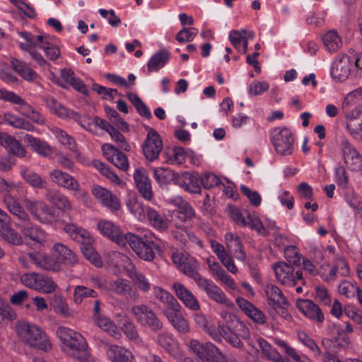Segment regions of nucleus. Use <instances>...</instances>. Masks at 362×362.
Here are the masks:
<instances>
[{"mask_svg":"<svg viewBox=\"0 0 362 362\" xmlns=\"http://www.w3.org/2000/svg\"><path fill=\"white\" fill-rule=\"evenodd\" d=\"M97 229L102 235L119 245L126 246L129 245L140 258L146 261L153 260L155 257L153 250L159 248V245L156 242L157 238L150 231H146L144 238L132 233L123 234L118 226L111 221L105 219L98 221Z\"/></svg>","mask_w":362,"mask_h":362,"instance_id":"obj_1","label":"nucleus"},{"mask_svg":"<svg viewBox=\"0 0 362 362\" xmlns=\"http://www.w3.org/2000/svg\"><path fill=\"white\" fill-rule=\"evenodd\" d=\"M198 268L197 261L189 256L178 269L185 275L193 279L198 288L204 291L209 299L226 308H232L233 303L223 291L211 280L202 276L197 272Z\"/></svg>","mask_w":362,"mask_h":362,"instance_id":"obj_2","label":"nucleus"},{"mask_svg":"<svg viewBox=\"0 0 362 362\" xmlns=\"http://www.w3.org/2000/svg\"><path fill=\"white\" fill-rule=\"evenodd\" d=\"M3 203L8 211L18 219L16 226L21 230L25 236L40 245H43L46 242L47 233L45 231L31 222L28 213L13 197L5 196L3 198Z\"/></svg>","mask_w":362,"mask_h":362,"instance_id":"obj_3","label":"nucleus"},{"mask_svg":"<svg viewBox=\"0 0 362 362\" xmlns=\"http://www.w3.org/2000/svg\"><path fill=\"white\" fill-rule=\"evenodd\" d=\"M168 202L176 208L171 214L172 222L175 227L181 230L179 235L177 231H175L173 235L181 242L185 243L187 238H190L192 235L185 224L191 222L195 217V211L187 201L180 196L169 198Z\"/></svg>","mask_w":362,"mask_h":362,"instance_id":"obj_4","label":"nucleus"},{"mask_svg":"<svg viewBox=\"0 0 362 362\" xmlns=\"http://www.w3.org/2000/svg\"><path fill=\"white\" fill-rule=\"evenodd\" d=\"M19 338L27 345L47 352L52 344L47 335L38 326L26 322H19L16 325Z\"/></svg>","mask_w":362,"mask_h":362,"instance_id":"obj_5","label":"nucleus"},{"mask_svg":"<svg viewBox=\"0 0 362 362\" xmlns=\"http://www.w3.org/2000/svg\"><path fill=\"white\" fill-rule=\"evenodd\" d=\"M23 202L27 210L41 223L52 224L57 221L56 210L44 202L25 199Z\"/></svg>","mask_w":362,"mask_h":362,"instance_id":"obj_6","label":"nucleus"},{"mask_svg":"<svg viewBox=\"0 0 362 362\" xmlns=\"http://www.w3.org/2000/svg\"><path fill=\"white\" fill-rule=\"evenodd\" d=\"M271 141L276 152L281 156L291 155L293 151L294 138L286 127H277L271 133Z\"/></svg>","mask_w":362,"mask_h":362,"instance_id":"obj_7","label":"nucleus"},{"mask_svg":"<svg viewBox=\"0 0 362 362\" xmlns=\"http://www.w3.org/2000/svg\"><path fill=\"white\" fill-rule=\"evenodd\" d=\"M131 312L134 318L141 326L148 327L152 331L158 332L163 327V323L155 312L144 304L134 305Z\"/></svg>","mask_w":362,"mask_h":362,"instance_id":"obj_8","label":"nucleus"},{"mask_svg":"<svg viewBox=\"0 0 362 362\" xmlns=\"http://www.w3.org/2000/svg\"><path fill=\"white\" fill-rule=\"evenodd\" d=\"M277 281L286 286H295L298 281L303 284V274L300 271H296L293 266L284 261H279L272 264Z\"/></svg>","mask_w":362,"mask_h":362,"instance_id":"obj_9","label":"nucleus"},{"mask_svg":"<svg viewBox=\"0 0 362 362\" xmlns=\"http://www.w3.org/2000/svg\"><path fill=\"white\" fill-rule=\"evenodd\" d=\"M49 177L58 187L74 192V196L77 198L87 197L86 192L81 189L78 182L69 173L59 169H54L49 172Z\"/></svg>","mask_w":362,"mask_h":362,"instance_id":"obj_10","label":"nucleus"},{"mask_svg":"<svg viewBox=\"0 0 362 362\" xmlns=\"http://www.w3.org/2000/svg\"><path fill=\"white\" fill-rule=\"evenodd\" d=\"M146 138L142 145L145 158L149 161L158 158L163 149V141L158 133L153 128L148 129Z\"/></svg>","mask_w":362,"mask_h":362,"instance_id":"obj_11","label":"nucleus"},{"mask_svg":"<svg viewBox=\"0 0 362 362\" xmlns=\"http://www.w3.org/2000/svg\"><path fill=\"white\" fill-rule=\"evenodd\" d=\"M172 288L176 297L189 310L194 312L200 310V304L194 294L184 284L175 281L172 284Z\"/></svg>","mask_w":362,"mask_h":362,"instance_id":"obj_12","label":"nucleus"},{"mask_svg":"<svg viewBox=\"0 0 362 362\" xmlns=\"http://www.w3.org/2000/svg\"><path fill=\"white\" fill-rule=\"evenodd\" d=\"M346 129L356 141H362V105L356 106L351 112L345 115Z\"/></svg>","mask_w":362,"mask_h":362,"instance_id":"obj_13","label":"nucleus"},{"mask_svg":"<svg viewBox=\"0 0 362 362\" xmlns=\"http://www.w3.org/2000/svg\"><path fill=\"white\" fill-rule=\"evenodd\" d=\"M57 335L62 343V349L64 352H71L73 350V346L71 344L72 341L78 342V346L85 345L84 337L78 332L66 327H59L57 329Z\"/></svg>","mask_w":362,"mask_h":362,"instance_id":"obj_14","label":"nucleus"},{"mask_svg":"<svg viewBox=\"0 0 362 362\" xmlns=\"http://www.w3.org/2000/svg\"><path fill=\"white\" fill-rule=\"evenodd\" d=\"M91 192L100 204L112 211H118L120 209L118 198L106 188L100 185H93Z\"/></svg>","mask_w":362,"mask_h":362,"instance_id":"obj_15","label":"nucleus"},{"mask_svg":"<svg viewBox=\"0 0 362 362\" xmlns=\"http://www.w3.org/2000/svg\"><path fill=\"white\" fill-rule=\"evenodd\" d=\"M296 306L302 314L309 320L320 324L324 322L325 316L322 310L311 300L298 299Z\"/></svg>","mask_w":362,"mask_h":362,"instance_id":"obj_16","label":"nucleus"},{"mask_svg":"<svg viewBox=\"0 0 362 362\" xmlns=\"http://www.w3.org/2000/svg\"><path fill=\"white\" fill-rule=\"evenodd\" d=\"M102 151L106 158L115 167L124 171L128 169L127 158L118 148L110 144H105L102 146Z\"/></svg>","mask_w":362,"mask_h":362,"instance_id":"obj_17","label":"nucleus"},{"mask_svg":"<svg viewBox=\"0 0 362 362\" xmlns=\"http://www.w3.org/2000/svg\"><path fill=\"white\" fill-rule=\"evenodd\" d=\"M255 34L252 31L245 29L240 30H233L229 33V39L234 47L241 53H246L247 51L248 41L253 39Z\"/></svg>","mask_w":362,"mask_h":362,"instance_id":"obj_18","label":"nucleus"},{"mask_svg":"<svg viewBox=\"0 0 362 362\" xmlns=\"http://www.w3.org/2000/svg\"><path fill=\"white\" fill-rule=\"evenodd\" d=\"M236 303L239 308L254 322L259 325H264L267 322V317L264 313L246 299L238 297L236 299Z\"/></svg>","mask_w":362,"mask_h":362,"instance_id":"obj_19","label":"nucleus"},{"mask_svg":"<svg viewBox=\"0 0 362 362\" xmlns=\"http://www.w3.org/2000/svg\"><path fill=\"white\" fill-rule=\"evenodd\" d=\"M29 257L37 268L52 272L61 270L60 262L52 257L37 252H30Z\"/></svg>","mask_w":362,"mask_h":362,"instance_id":"obj_20","label":"nucleus"},{"mask_svg":"<svg viewBox=\"0 0 362 362\" xmlns=\"http://www.w3.org/2000/svg\"><path fill=\"white\" fill-rule=\"evenodd\" d=\"M134 179L141 196L145 199L151 201L153 198V193L151 181L146 171L143 168L136 170L134 174Z\"/></svg>","mask_w":362,"mask_h":362,"instance_id":"obj_21","label":"nucleus"},{"mask_svg":"<svg viewBox=\"0 0 362 362\" xmlns=\"http://www.w3.org/2000/svg\"><path fill=\"white\" fill-rule=\"evenodd\" d=\"M105 348L107 357L111 362H134L133 354L124 346L107 344Z\"/></svg>","mask_w":362,"mask_h":362,"instance_id":"obj_22","label":"nucleus"},{"mask_svg":"<svg viewBox=\"0 0 362 362\" xmlns=\"http://www.w3.org/2000/svg\"><path fill=\"white\" fill-rule=\"evenodd\" d=\"M105 288L117 295L129 296L131 298H136L138 293L133 290L132 286L129 281L124 279H117L115 280L106 282Z\"/></svg>","mask_w":362,"mask_h":362,"instance_id":"obj_23","label":"nucleus"},{"mask_svg":"<svg viewBox=\"0 0 362 362\" xmlns=\"http://www.w3.org/2000/svg\"><path fill=\"white\" fill-rule=\"evenodd\" d=\"M158 343L175 359L182 360L183 358V351L172 335L165 332L160 333L158 337Z\"/></svg>","mask_w":362,"mask_h":362,"instance_id":"obj_24","label":"nucleus"},{"mask_svg":"<svg viewBox=\"0 0 362 362\" xmlns=\"http://www.w3.org/2000/svg\"><path fill=\"white\" fill-rule=\"evenodd\" d=\"M351 65V57L347 56H344L336 61L331 69L332 78L338 81H345L349 76Z\"/></svg>","mask_w":362,"mask_h":362,"instance_id":"obj_25","label":"nucleus"},{"mask_svg":"<svg viewBox=\"0 0 362 362\" xmlns=\"http://www.w3.org/2000/svg\"><path fill=\"white\" fill-rule=\"evenodd\" d=\"M51 252L57 255L63 264L69 267H74L78 262V257L74 252L62 243H54Z\"/></svg>","mask_w":362,"mask_h":362,"instance_id":"obj_26","label":"nucleus"},{"mask_svg":"<svg viewBox=\"0 0 362 362\" xmlns=\"http://www.w3.org/2000/svg\"><path fill=\"white\" fill-rule=\"evenodd\" d=\"M24 141L33 151L42 157H49L53 153L52 146L44 140L34 137L30 134H26L24 136Z\"/></svg>","mask_w":362,"mask_h":362,"instance_id":"obj_27","label":"nucleus"},{"mask_svg":"<svg viewBox=\"0 0 362 362\" xmlns=\"http://www.w3.org/2000/svg\"><path fill=\"white\" fill-rule=\"evenodd\" d=\"M225 243L228 249L235 254V257L240 261H245L246 255L244 251L243 245L236 234L230 232L226 233L225 236Z\"/></svg>","mask_w":362,"mask_h":362,"instance_id":"obj_28","label":"nucleus"},{"mask_svg":"<svg viewBox=\"0 0 362 362\" xmlns=\"http://www.w3.org/2000/svg\"><path fill=\"white\" fill-rule=\"evenodd\" d=\"M274 343L282 350L285 355L291 358L294 362H313L307 355L299 354L295 348L281 339L275 338Z\"/></svg>","mask_w":362,"mask_h":362,"instance_id":"obj_29","label":"nucleus"},{"mask_svg":"<svg viewBox=\"0 0 362 362\" xmlns=\"http://www.w3.org/2000/svg\"><path fill=\"white\" fill-rule=\"evenodd\" d=\"M11 66L13 70L27 81L33 82L39 78V75L24 62L13 59Z\"/></svg>","mask_w":362,"mask_h":362,"instance_id":"obj_30","label":"nucleus"},{"mask_svg":"<svg viewBox=\"0 0 362 362\" xmlns=\"http://www.w3.org/2000/svg\"><path fill=\"white\" fill-rule=\"evenodd\" d=\"M47 199L54 204L59 209L69 211L71 209V204L66 196L54 189H48L46 191Z\"/></svg>","mask_w":362,"mask_h":362,"instance_id":"obj_31","label":"nucleus"},{"mask_svg":"<svg viewBox=\"0 0 362 362\" xmlns=\"http://www.w3.org/2000/svg\"><path fill=\"white\" fill-rule=\"evenodd\" d=\"M327 267L329 269V273L327 274L322 273V277L326 281L334 279L337 273L342 276H347L349 274V264L346 260L342 257L336 258L334 267H331L329 265H327Z\"/></svg>","mask_w":362,"mask_h":362,"instance_id":"obj_32","label":"nucleus"},{"mask_svg":"<svg viewBox=\"0 0 362 362\" xmlns=\"http://www.w3.org/2000/svg\"><path fill=\"white\" fill-rule=\"evenodd\" d=\"M170 53L167 49H161L156 52L147 63L148 74L151 72L158 71L168 62Z\"/></svg>","mask_w":362,"mask_h":362,"instance_id":"obj_33","label":"nucleus"},{"mask_svg":"<svg viewBox=\"0 0 362 362\" xmlns=\"http://www.w3.org/2000/svg\"><path fill=\"white\" fill-rule=\"evenodd\" d=\"M20 173L24 180L33 187L37 189H45L47 187V180L37 173L25 167H21Z\"/></svg>","mask_w":362,"mask_h":362,"instance_id":"obj_34","label":"nucleus"},{"mask_svg":"<svg viewBox=\"0 0 362 362\" xmlns=\"http://www.w3.org/2000/svg\"><path fill=\"white\" fill-rule=\"evenodd\" d=\"M0 145L5 147L13 155L19 157H23L25 156V150L21 144L18 140L6 133H4L3 135V137L0 141Z\"/></svg>","mask_w":362,"mask_h":362,"instance_id":"obj_35","label":"nucleus"},{"mask_svg":"<svg viewBox=\"0 0 362 362\" xmlns=\"http://www.w3.org/2000/svg\"><path fill=\"white\" fill-rule=\"evenodd\" d=\"M177 182L187 192L194 194L201 192L198 178L189 173H185L179 176Z\"/></svg>","mask_w":362,"mask_h":362,"instance_id":"obj_36","label":"nucleus"},{"mask_svg":"<svg viewBox=\"0 0 362 362\" xmlns=\"http://www.w3.org/2000/svg\"><path fill=\"white\" fill-rule=\"evenodd\" d=\"M257 342L261 349L262 354L268 360L273 362H285L282 355L264 338L259 337L257 339Z\"/></svg>","mask_w":362,"mask_h":362,"instance_id":"obj_37","label":"nucleus"},{"mask_svg":"<svg viewBox=\"0 0 362 362\" xmlns=\"http://www.w3.org/2000/svg\"><path fill=\"white\" fill-rule=\"evenodd\" d=\"M146 218H147L151 226L158 230L163 232L168 228L167 221L157 211L151 207H146Z\"/></svg>","mask_w":362,"mask_h":362,"instance_id":"obj_38","label":"nucleus"},{"mask_svg":"<svg viewBox=\"0 0 362 362\" xmlns=\"http://www.w3.org/2000/svg\"><path fill=\"white\" fill-rule=\"evenodd\" d=\"M95 324L100 329L108 332L111 336L119 338L121 336L115 324L107 317L105 315H96L94 317Z\"/></svg>","mask_w":362,"mask_h":362,"instance_id":"obj_39","label":"nucleus"},{"mask_svg":"<svg viewBox=\"0 0 362 362\" xmlns=\"http://www.w3.org/2000/svg\"><path fill=\"white\" fill-rule=\"evenodd\" d=\"M325 47L329 52H337L342 45V41L336 30H329L322 37Z\"/></svg>","mask_w":362,"mask_h":362,"instance_id":"obj_40","label":"nucleus"},{"mask_svg":"<svg viewBox=\"0 0 362 362\" xmlns=\"http://www.w3.org/2000/svg\"><path fill=\"white\" fill-rule=\"evenodd\" d=\"M61 76L67 85L72 86L83 94L87 93L88 91L85 84L80 78L74 76V73L71 69H64L62 70Z\"/></svg>","mask_w":362,"mask_h":362,"instance_id":"obj_41","label":"nucleus"},{"mask_svg":"<svg viewBox=\"0 0 362 362\" xmlns=\"http://www.w3.org/2000/svg\"><path fill=\"white\" fill-rule=\"evenodd\" d=\"M265 293L271 306L278 303H287V299L281 290L274 284H269L265 287Z\"/></svg>","mask_w":362,"mask_h":362,"instance_id":"obj_42","label":"nucleus"},{"mask_svg":"<svg viewBox=\"0 0 362 362\" xmlns=\"http://www.w3.org/2000/svg\"><path fill=\"white\" fill-rule=\"evenodd\" d=\"M337 144L342 160L358 151L350 139L343 134L337 137Z\"/></svg>","mask_w":362,"mask_h":362,"instance_id":"obj_43","label":"nucleus"},{"mask_svg":"<svg viewBox=\"0 0 362 362\" xmlns=\"http://www.w3.org/2000/svg\"><path fill=\"white\" fill-rule=\"evenodd\" d=\"M337 144L342 160L358 151L350 139L343 134L337 137Z\"/></svg>","mask_w":362,"mask_h":362,"instance_id":"obj_44","label":"nucleus"},{"mask_svg":"<svg viewBox=\"0 0 362 362\" xmlns=\"http://www.w3.org/2000/svg\"><path fill=\"white\" fill-rule=\"evenodd\" d=\"M50 131L62 145L70 151L76 152V144L70 135L58 127H52Z\"/></svg>","mask_w":362,"mask_h":362,"instance_id":"obj_45","label":"nucleus"},{"mask_svg":"<svg viewBox=\"0 0 362 362\" xmlns=\"http://www.w3.org/2000/svg\"><path fill=\"white\" fill-rule=\"evenodd\" d=\"M361 98L362 88L355 89L346 95L341 104V109L345 115L352 111L351 108L354 106Z\"/></svg>","mask_w":362,"mask_h":362,"instance_id":"obj_46","label":"nucleus"},{"mask_svg":"<svg viewBox=\"0 0 362 362\" xmlns=\"http://www.w3.org/2000/svg\"><path fill=\"white\" fill-rule=\"evenodd\" d=\"M204 357H199V359L203 362H213L218 361L222 358V353L220 350L212 343H204V347L202 351Z\"/></svg>","mask_w":362,"mask_h":362,"instance_id":"obj_47","label":"nucleus"},{"mask_svg":"<svg viewBox=\"0 0 362 362\" xmlns=\"http://www.w3.org/2000/svg\"><path fill=\"white\" fill-rule=\"evenodd\" d=\"M0 231V237L6 242L13 245H20L23 243L21 235L17 233L13 228L8 224Z\"/></svg>","mask_w":362,"mask_h":362,"instance_id":"obj_48","label":"nucleus"},{"mask_svg":"<svg viewBox=\"0 0 362 362\" xmlns=\"http://www.w3.org/2000/svg\"><path fill=\"white\" fill-rule=\"evenodd\" d=\"M97 296V292L93 289L78 285L74 289L73 300L76 304H81L85 298H95Z\"/></svg>","mask_w":362,"mask_h":362,"instance_id":"obj_49","label":"nucleus"},{"mask_svg":"<svg viewBox=\"0 0 362 362\" xmlns=\"http://www.w3.org/2000/svg\"><path fill=\"white\" fill-rule=\"evenodd\" d=\"M73 350L71 352H66L69 356L77 358L80 362H93L87 352L88 344L85 340V345L78 346V342L72 341L71 342Z\"/></svg>","mask_w":362,"mask_h":362,"instance_id":"obj_50","label":"nucleus"},{"mask_svg":"<svg viewBox=\"0 0 362 362\" xmlns=\"http://www.w3.org/2000/svg\"><path fill=\"white\" fill-rule=\"evenodd\" d=\"M127 206L130 212L140 221H144L146 219V207L139 202L136 197H132L129 199Z\"/></svg>","mask_w":362,"mask_h":362,"instance_id":"obj_51","label":"nucleus"},{"mask_svg":"<svg viewBox=\"0 0 362 362\" xmlns=\"http://www.w3.org/2000/svg\"><path fill=\"white\" fill-rule=\"evenodd\" d=\"M127 275L141 291L146 292L150 289V284L147 279L134 267L127 270Z\"/></svg>","mask_w":362,"mask_h":362,"instance_id":"obj_52","label":"nucleus"},{"mask_svg":"<svg viewBox=\"0 0 362 362\" xmlns=\"http://www.w3.org/2000/svg\"><path fill=\"white\" fill-rule=\"evenodd\" d=\"M42 276L37 272H26L20 276V281L25 286L37 291Z\"/></svg>","mask_w":362,"mask_h":362,"instance_id":"obj_53","label":"nucleus"},{"mask_svg":"<svg viewBox=\"0 0 362 362\" xmlns=\"http://www.w3.org/2000/svg\"><path fill=\"white\" fill-rule=\"evenodd\" d=\"M298 340L309 349L311 351L314 352L316 355H320L322 354L321 349L319 346L316 344L315 340L308 335L305 332L302 330H298L296 332Z\"/></svg>","mask_w":362,"mask_h":362,"instance_id":"obj_54","label":"nucleus"},{"mask_svg":"<svg viewBox=\"0 0 362 362\" xmlns=\"http://www.w3.org/2000/svg\"><path fill=\"white\" fill-rule=\"evenodd\" d=\"M345 166L351 171H358L362 168V155L358 151L343 159Z\"/></svg>","mask_w":362,"mask_h":362,"instance_id":"obj_55","label":"nucleus"},{"mask_svg":"<svg viewBox=\"0 0 362 362\" xmlns=\"http://www.w3.org/2000/svg\"><path fill=\"white\" fill-rule=\"evenodd\" d=\"M93 166L100 172V173L108 178L113 183L119 185L122 183L121 180L109 167L100 160H94Z\"/></svg>","mask_w":362,"mask_h":362,"instance_id":"obj_56","label":"nucleus"},{"mask_svg":"<svg viewBox=\"0 0 362 362\" xmlns=\"http://www.w3.org/2000/svg\"><path fill=\"white\" fill-rule=\"evenodd\" d=\"M84 257L97 267L102 266L101 259L93 248V245H86L81 247Z\"/></svg>","mask_w":362,"mask_h":362,"instance_id":"obj_57","label":"nucleus"},{"mask_svg":"<svg viewBox=\"0 0 362 362\" xmlns=\"http://www.w3.org/2000/svg\"><path fill=\"white\" fill-rule=\"evenodd\" d=\"M38 286L37 291L47 294L54 292L58 287L57 283L54 281L52 278L44 274H42Z\"/></svg>","mask_w":362,"mask_h":362,"instance_id":"obj_58","label":"nucleus"},{"mask_svg":"<svg viewBox=\"0 0 362 362\" xmlns=\"http://www.w3.org/2000/svg\"><path fill=\"white\" fill-rule=\"evenodd\" d=\"M154 178L160 185H167L173 178V172L167 168H157L153 171Z\"/></svg>","mask_w":362,"mask_h":362,"instance_id":"obj_59","label":"nucleus"},{"mask_svg":"<svg viewBox=\"0 0 362 362\" xmlns=\"http://www.w3.org/2000/svg\"><path fill=\"white\" fill-rule=\"evenodd\" d=\"M121 329L128 339L134 341H139L140 338L135 325L129 319H125Z\"/></svg>","mask_w":362,"mask_h":362,"instance_id":"obj_60","label":"nucleus"},{"mask_svg":"<svg viewBox=\"0 0 362 362\" xmlns=\"http://www.w3.org/2000/svg\"><path fill=\"white\" fill-rule=\"evenodd\" d=\"M37 48L42 49L47 57L52 60H56L60 55L59 49L54 45L46 41L44 38Z\"/></svg>","mask_w":362,"mask_h":362,"instance_id":"obj_61","label":"nucleus"},{"mask_svg":"<svg viewBox=\"0 0 362 362\" xmlns=\"http://www.w3.org/2000/svg\"><path fill=\"white\" fill-rule=\"evenodd\" d=\"M48 105L56 115L63 119L70 117L71 115H74V117L75 118V115H76L74 112H70L66 107L56 101L54 98L49 100Z\"/></svg>","mask_w":362,"mask_h":362,"instance_id":"obj_62","label":"nucleus"},{"mask_svg":"<svg viewBox=\"0 0 362 362\" xmlns=\"http://www.w3.org/2000/svg\"><path fill=\"white\" fill-rule=\"evenodd\" d=\"M153 291L155 298L165 305H168L177 300L170 293L161 287L154 286Z\"/></svg>","mask_w":362,"mask_h":362,"instance_id":"obj_63","label":"nucleus"},{"mask_svg":"<svg viewBox=\"0 0 362 362\" xmlns=\"http://www.w3.org/2000/svg\"><path fill=\"white\" fill-rule=\"evenodd\" d=\"M182 307L176 300L173 303L165 305L163 309V313L169 322L173 321V319L176 318L179 315L181 314Z\"/></svg>","mask_w":362,"mask_h":362,"instance_id":"obj_64","label":"nucleus"}]
</instances>
